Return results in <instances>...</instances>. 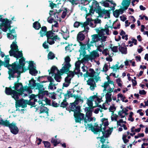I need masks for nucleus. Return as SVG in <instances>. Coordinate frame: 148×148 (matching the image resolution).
<instances>
[{"label": "nucleus", "instance_id": "16", "mask_svg": "<svg viewBox=\"0 0 148 148\" xmlns=\"http://www.w3.org/2000/svg\"><path fill=\"white\" fill-rule=\"evenodd\" d=\"M71 97H73L76 99V100L73 103H70V105L68 108H71L73 107H75L76 105L78 104L79 101V97L78 96L76 95L75 94H73V93L71 94Z\"/></svg>", "mask_w": 148, "mask_h": 148}, {"label": "nucleus", "instance_id": "30", "mask_svg": "<svg viewBox=\"0 0 148 148\" xmlns=\"http://www.w3.org/2000/svg\"><path fill=\"white\" fill-rule=\"evenodd\" d=\"M10 60V58H8L6 59L4 62H3V64L5 67L8 68L12 66V64H9Z\"/></svg>", "mask_w": 148, "mask_h": 148}, {"label": "nucleus", "instance_id": "14", "mask_svg": "<svg viewBox=\"0 0 148 148\" xmlns=\"http://www.w3.org/2000/svg\"><path fill=\"white\" fill-rule=\"evenodd\" d=\"M61 31L62 32L61 33L62 35L63 38L65 40H66L69 37V32L67 28L65 27L63 28L62 27Z\"/></svg>", "mask_w": 148, "mask_h": 148}, {"label": "nucleus", "instance_id": "45", "mask_svg": "<svg viewBox=\"0 0 148 148\" xmlns=\"http://www.w3.org/2000/svg\"><path fill=\"white\" fill-rule=\"evenodd\" d=\"M93 101L91 99H89V98L87 99V104L89 107H91V106H92L93 104L92 102Z\"/></svg>", "mask_w": 148, "mask_h": 148}, {"label": "nucleus", "instance_id": "7", "mask_svg": "<svg viewBox=\"0 0 148 148\" xmlns=\"http://www.w3.org/2000/svg\"><path fill=\"white\" fill-rule=\"evenodd\" d=\"M97 9L98 10L96 11V12L99 14L100 17H103V14H105L106 16H107L108 18L110 17V11L111 10V9L108 10L104 9L102 10L101 7H99Z\"/></svg>", "mask_w": 148, "mask_h": 148}, {"label": "nucleus", "instance_id": "12", "mask_svg": "<svg viewBox=\"0 0 148 148\" xmlns=\"http://www.w3.org/2000/svg\"><path fill=\"white\" fill-rule=\"evenodd\" d=\"M36 80H35L33 77H32L31 79L29 81L28 86H27V88L29 90V94L32 92V89L35 88L37 85V83H36Z\"/></svg>", "mask_w": 148, "mask_h": 148}, {"label": "nucleus", "instance_id": "40", "mask_svg": "<svg viewBox=\"0 0 148 148\" xmlns=\"http://www.w3.org/2000/svg\"><path fill=\"white\" fill-rule=\"evenodd\" d=\"M27 104L30 106H31V108L32 107H35L36 106L35 105V103H34V102H33L32 100H27Z\"/></svg>", "mask_w": 148, "mask_h": 148}, {"label": "nucleus", "instance_id": "5", "mask_svg": "<svg viewBox=\"0 0 148 148\" xmlns=\"http://www.w3.org/2000/svg\"><path fill=\"white\" fill-rule=\"evenodd\" d=\"M55 32V31L52 29L51 30L47 31V32L45 34V36H46L47 38V40L45 41L42 44V46L45 49H48L49 45L46 44L47 43H48L50 41V40L51 39L52 37L53 36V35H55L53 32Z\"/></svg>", "mask_w": 148, "mask_h": 148}, {"label": "nucleus", "instance_id": "58", "mask_svg": "<svg viewBox=\"0 0 148 148\" xmlns=\"http://www.w3.org/2000/svg\"><path fill=\"white\" fill-rule=\"evenodd\" d=\"M116 82L118 86L119 87H121L122 86V84L120 83L121 82H122L120 78H119L116 79Z\"/></svg>", "mask_w": 148, "mask_h": 148}, {"label": "nucleus", "instance_id": "37", "mask_svg": "<svg viewBox=\"0 0 148 148\" xmlns=\"http://www.w3.org/2000/svg\"><path fill=\"white\" fill-rule=\"evenodd\" d=\"M89 39L88 38V40L87 41H86V44L87 46V49H90L91 46H94V43L96 42V41H94L93 40H92L90 42V43H89Z\"/></svg>", "mask_w": 148, "mask_h": 148}, {"label": "nucleus", "instance_id": "36", "mask_svg": "<svg viewBox=\"0 0 148 148\" xmlns=\"http://www.w3.org/2000/svg\"><path fill=\"white\" fill-rule=\"evenodd\" d=\"M47 76L45 75L42 76H39L37 79V81L39 82L40 83H46L47 82V81H45L44 80L43 81H41L45 77H47Z\"/></svg>", "mask_w": 148, "mask_h": 148}, {"label": "nucleus", "instance_id": "13", "mask_svg": "<svg viewBox=\"0 0 148 148\" xmlns=\"http://www.w3.org/2000/svg\"><path fill=\"white\" fill-rule=\"evenodd\" d=\"M96 72L92 68L89 69L88 70H86V73L84 74L83 76L85 77H95Z\"/></svg>", "mask_w": 148, "mask_h": 148}, {"label": "nucleus", "instance_id": "35", "mask_svg": "<svg viewBox=\"0 0 148 148\" xmlns=\"http://www.w3.org/2000/svg\"><path fill=\"white\" fill-rule=\"evenodd\" d=\"M28 69L29 71V73L32 75L36 76V74H37L38 73V71L35 69H32L30 68H28Z\"/></svg>", "mask_w": 148, "mask_h": 148}, {"label": "nucleus", "instance_id": "18", "mask_svg": "<svg viewBox=\"0 0 148 148\" xmlns=\"http://www.w3.org/2000/svg\"><path fill=\"white\" fill-rule=\"evenodd\" d=\"M12 69H9L10 70V71L9 73V74H14L15 73H17L19 75V69L15 65H14L13 63L12 64Z\"/></svg>", "mask_w": 148, "mask_h": 148}, {"label": "nucleus", "instance_id": "33", "mask_svg": "<svg viewBox=\"0 0 148 148\" xmlns=\"http://www.w3.org/2000/svg\"><path fill=\"white\" fill-rule=\"evenodd\" d=\"M41 25L38 21H35L33 23V27L36 30H38L41 28Z\"/></svg>", "mask_w": 148, "mask_h": 148}, {"label": "nucleus", "instance_id": "57", "mask_svg": "<svg viewBox=\"0 0 148 148\" xmlns=\"http://www.w3.org/2000/svg\"><path fill=\"white\" fill-rule=\"evenodd\" d=\"M11 22H10L8 25H7V26H6L5 27H4L5 28V30L3 31H4L6 32L7 31V29H8L9 31L11 30V26L10 25L11 24Z\"/></svg>", "mask_w": 148, "mask_h": 148}, {"label": "nucleus", "instance_id": "64", "mask_svg": "<svg viewBox=\"0 0 148 148\" xmlns=\"http://www.w3.org/2000/svg\"><path fill=\"white\" fill-rule=\"evenodd\" d=\"M92 110H91L89 112H87L86 114V116L87 117H91L92 116Z\"/></svg>", "mask_w": 148, "mask_h": 148}, {"label": "nucleus", "instance_id": "21", "mask_svg": "<svg viewBox=\"0 0 148 148\" xmlns=\"http://www.w3.org/2000/svg\"><path fill=\"white\" fill-rule=\"evenodd\" d=\"M86 53V52L85 51H80V56L82 55V54L83 53V56H84L82 59V60L84 61L85 62H88L89 60H92L91 59V58L90 55H85Z\"/></svg>", "mask_w": 148, "mask_h": 148}, {"label": "nucleus", "instance_id": "47", "mask_svg": "<svg viewBox=\"0 0 148 148\" xmlns=\"http://www.w3.org/2000/svg\"><path fill=\"white\" fill-rule=\"evenodd\" d=\"M41 83H37L36 88H35L36 89H38V90H40L41 89H42L43 87V85L42 84H40Z\"/></svg>", "mask_w": 148, "mask_h": 148}, {"label": "nucleus", "instance_id": "56", "mask_svg": "<svg viewBox=\"0 0 148 148\" xmlns=\"http://www.w3.org/2000/svg\"><path fill=\"white\" fill-rule=\"evenodd\" d=\"M56 84H52V83H50L48 86V89L49 90H53V86H56Z\"/></svg>", "mask_w": 148, "mask_h": 148}, {"label": "nucleus", "instance_id": "61", "mask_svg": "<svg viewBox=\"0 0 148 148\" xmlns=\"http://www.w3.org/2000/svg\"><path fill=\"white\" fill-rule=\"evenodd\" d=\"M97 31L98 32V33L100 34L103 35V33L104 31H105V29H104L102 28V27L101 28V30H99V29H97Z\"/></svg>", "mask_w": 148, "mask_h": 148}, {"label": "nucleus", "instance_id": "53", "mask_svg": "<svg viewBox=\"0 0 148 148\" xmlns=\"http://www.w3.org/2000/svg\"><path fill=\"white\" fill-rule=\"evenodd\" d=\"M47 79H48V81H47V82H49L50 83L54 84V80L51 76H47Z\"/></svg>", "mask_w": 148, "mask_h": 148}, {"label": "nucleus", "instance_id": "60", "mask_svg": "<svg viewBox=\"0 0 148 148\" xmlns=\"http://www.w3.org/2000/svg\"><path fill=\"white\" fill-rule=\"evenodd\" d=\"M119 97L121 98V100H122L123 102L124 101V100L126 98V97L125 96H123V95L120 93L119 94L117 95L118 98H119Z\"/></svg>", "mask_w": 148, "mask_h": 148}, {"label": "nucleus", "instance_id": "8", "mask_svg": "<svg viewBox=\"0 0 148 148\" xmlns=\"http://www.w3.org/2000/svg\"><path fill=\"white\" fill-rule=\"evenodd\" d=\"M99 6V3L97 1H93L92 5L90 6V9L89 12L87 13V16L90 15L91 14H93L95 11L98 10V8Z\"/></svg>", "mask_w": 148, "mask_h": 148}, {"label": "nucleus", "instance_id": "25", "mask_svg": "<svg viewBox=\"0 0 148 148\" xmlns=\"http://www.w3.org/2000/svg\"><path fill=\"white\" fill-rule=\"evenodd\" d=\"M40 103L42 104V106L43 105L44 106L45 104L43 105L42 102L41 101ZM49 110V109L47 108L44 107V106H42V107H41L40 109V112H39L40 114L43 113H46L47 114H48V111Z\"/></svg>", "mask_w": 148, "mask_h": 148}, {"label": "nucleus", "instance_id": "22", "mask_svg": "<svg viewBox=\"0 0 148 148\" xmlns=\"http://www.w3.org/2000/svg\"><path fill=\"white\" fill-rule=\"evenodd\" d=\"M18 93L19 94L21 95H23V92L25 91H27L29 94V92L28 89L27 88V85L24 86V87L23 86L21 87L19 89H18L17 90H16Z\"/></svg>", "mask_w": 148, "mask_h": 148}, {"label": "nucleus", "instance_id": "39", "mask_svg": "<svg viewBox=\"0 0 148 148\" xmlns=\"http://www.w3.org/2000/svg\"><path fill=\"white\" fill-rule=\"evenodd\" d=\"M14 86L12 88L15 90H17L18 88L20 86H21V87H23V84L21 83H14Z\"/></svg>", "mask_w": 148, "mask_h": 148}, {"label": "nucleus", "instance_id": "23", "mask_svg": "<svg viewBox=\"0 0 148 148\" xmlns=\"http://www.w3.org/2000/svg\"><path fill=\"white\" fill-rule=\"evenodd\" d=\"M41 29L40 30L39 33L40 34V36L41 37H43L45 35V34L47 32V28L45 26L41 27Z\"/></svg>", "mask_w": 148, "mask_h": 148}, {"label": "nucleus", "instance_id": "9", "mask_svg": "<svg viewBox=\"0 0 148 148\" xmlns=\"http://www.w3.org/2000/svg\"><path fill=\"white\" fill-rule=\"evenodd\" d=\"M103 124V123L102 122L100 124V126L99 128H95L93 125L91 124H87V125L88 126V128L90 129L95 134H98L99 133L102 132V126Z\"/></svg>", "mask_w": 148, "mask_h": 148}, {"label": "nucleus", "instance_id": "10", "mask_svg": "<svg viewBox=\"0 0 148 148\" xmlns=\"http://www.w3.org/2000/svg\"><path fill=\"white\" fill-rule=\"evenodd\" d=\"M27 100L21 98L17 100L16 102L15 106L16 108L21 107L23 108H26L27 106Z\"/></svg>", "mask_w": 148, "mask_h": 148}, {"label": "nucleus", "instance_id": "49", "mask_svg": "<svg viewBox=\"0 0 148 148\" xmlns=\"http://www.w3.org/2000/svg\"><path fill=\"white\" fill-rule=\"evenodd\" d=\"M119 14V10H116L113 12V15L116 18H118Z\"/></svg>", "mask_w": 148, "mask_h": 148}, {"label": "nucleus", "instance_id": "62", "mask_svg": "<svg viewBox=\"0 0 148 148\" xmlns=\"http://www.w3.org/2000/svg\"><path fill=\"white\" fill-rule=\"evenodd\" d=\"M45 90V88H43L42 89H41L40 90H39V94H38V96L39 97H42V93L43 91V90Z\"/></svg>", "mask_w": 148, "mask_h": 148}, {"label": "nucleus", "instance_id": "6", "mask_svg": "<svg viewBox=\"0 0 148 148\" xmlns=\"http://www.w3.org/2000/svg\"><path fill=\"white\" fill-rule=\"evenodd\" d=\"M16 42H12L10 47L11 49L9 51L10 56H13L15 58L17 57L18 52L20 51H18V47L16 44Z\"/></svg>", "mask_w": 148, "mask_h": 148}, {"label": "nucleus", "instance_id": "3", "mask_svg": "<svg viewBox=\"0 0 148 148\" xmlns=\"http://www.w3.org/2000/svg\"><path fill=\"white\" fill-rule=\"evenodd\" d=\"M80 106H76L75 107H73L70 108H66V109L70 112H74V116L75 119H77V120H79V117L81 116L83 117L84 114L80 112Z\"/></svg>", "mask_w": 148, "mask_h": 148}, {"label": "nucleus", "instance_id": "54", "mask_svg": "<svg viewBox=\"0 0 148 148\" xmlns=\"http://www.w3.org/2000/svg\"><path fill=\"white\" fill-rule=\"evenodd\" d=\"M121 123H126V121H123L122 119H120L119 121H117V124L118 126H121Z\"/></svg>", "mask_w": 148, "mask_h": 148}, {"label": "nucleus", "instance_id": "20", "mask_svg": "<svg viewBox=\"0 0 148 148\" xmlns=\"http://www.w3.org/2000/svg\"><path fill=\"white\" fill-rule=\"evenodd\" d=\"M2 16V15H0V21L2 22V25L5 27L7 26L10 22H12V21H9L7 18H3L1 17Z\"/></svg>", "mask_w": 148, "mask_h": 148}, {"label": "nucleus", "instance_id": "38", "mask_svg": "<svg viewBox=\"0 0 148 148\" xmlns=\"http://www.w3.org/2000/svg\"><path fill=\"white\" fill-rule=\"evenodd\" d=\"M119 51L122 53L126 54L127 53V48L126 47H119Z\"/></svg>", "mask_w": 148, "mask_h": 148}, {"label": "nucleus", "instance_id": "41", "mask_svg": "<svg viewBox=\"0 0 148 148\" xmlns=\"http://www.w3.org/2000/svg\"><path fill=\"white\" fill-rule=\"evenodd\" d=\"M71 94H72L71 93V91H69V90H67V93L66 94H65L64 95V96L65 97V98L63 100V102H64L67 103L66 102V97L67 96L69 97H71Z\"/></svg>", "mask_w": 148, "mask_h": 148}, {"label": "nucleus", "instance_id": "34", "mask_svg": "<svg viewBox=\"0 0 148 148\" xmlns=\"http://www.w3.org/2000/svg\"><path fill=\"white\" fill-rule=\"evenodd\" d=\"M59 38L57 35H53V36L52 37L51 39L52 40L51 41L50 40L49 42V44L50 45H52L54 44L55 42L54 40H56L57 39L59 40Z\"/></svg>", "mask_w": 148, "mask_h": 148}, {"label": "nucleus", "instance_id": "4", "mask_svg": "<svg viewBox=\"0 0 148 148\" xmlns=\"http://www.w3.org/2000/svg\"><path fill=\"white\" fill-rule=\"evenodd\" d=\"M71 60L70 57L68 56L65 58V64L63 66L61 69H60V72L62 74H64L65 73H67L69 71L70 68L71 66V64L70 63V62Z\"/></svg>", "mask_w": 148, "mask_h": 148}, {"label": "nucleus", "instance_id": "26", "mask_svg": "<svg viewBox=\"0 0 148 148\" xmlns=\"http://www.w3.org/2000/svg\"><path fill=\"white\" fill-rule=\"evenodd\" d=\"M90 56L91 60H92L95 59L96 57H99V54L96 51L94 50L91 53Z\"/></svg>", "mask_w": 148, "mask_h": 148}, {"label": "nucleus", "instance_id": "50", "mask_svg": "<svg viewBox=\"0 0 148 148\" xmlns=\"http://www.w3.org/2000/svg\"><path fill=\"white\" fill-rule=\"evenodd\" d=\"M55 94L54 92H53L49 93V94L48 96H49L52 99H56Z\"/></svg>", "mask_w": 148, "mask_h": 148}, {"label": "nucleus", "instance_id": "29", "mask_svg": "<svg viewBox=\"0 0 148 148\" xmlns=\"http://www.w3.org/2000/svg\"><path fill=\"white\" fill-rule=\"evenodd\" d=\"M14 90L12 89L11 86H10L9 88L6 87L5 88V93L8 95H12V91Z\"/></svg>", "mask_w": 148, "mask_h": 148}, {"label": "nucleus", "instance_id": "42", "mask_svg": "<svg viewBox=\"0 0 148 148\" xmlns=\"http://www.w3.org/2000/svg\"><path fill=\"white\" fill-rule=\"evenodd\" d=\"M43 143L44 145V147L45 148H51V143L48 141H43Z\"/></svg>", "mask_w": 148, "mask_h": 148}, {"label": "nucleus", "instance_id": "11", "mask_svg": "<svg viewBox=\"0 0 148 148\" xmlns=\"http://www.w3.org/2000/svg\"><path fill=\"white\" fill-rule=\"evenodd\" d=\"M130 2L131 1L130 0H123V1L121 4L123 6V8L118 10H119V14H122L123 13L124 11L127 9L130 4Z\"/></svg>", "mask_w": 148, "mask_h": 148}, {"label": "nucleus", "instance_id": "52", "mask_svg": "<svg viewBox=\"0 0 148 148\" xmlns=\"http://www.w3.org/2000/svg\"><path fill=\"white\" fill-rule=\"evenodd\" d=\"M113 106H110L109 108V110L110 112H112V114H113L114 113V111L116 110V107H115L114 104H113Z\"/></svg>", "mask_w": 148, "mask_h": 148}, {"label": "nucleus", "instance_id": "63", "mask_svg": "<svg viewBox=\"0 0 148 148\" xmlns=\"http://www.w3.org/2000/svg\"><path fill=\"white\" fill-rule=\"evenodd\" d=\"M108 66L106 64H105L104 65L102 71H103L105 72H107L108 70Z\"/></svg>", "mask_w": 148, "mask_h": 148}, {"label": "nucleus", "instance_id": "19", "mask_svg": "<svg viewBox=\"0 0 148 148\" xmlns=\"http://www.w3.org/2000/svg\"><path fill=\"white\" fill-rule=\"evenodd\" d=\"M10 33H8L7 34V36L8 38H10L12 40L14 39L15 38V41L16 40V35H13L12 33H15V31L14 29L13 28L10 31Z\"/></svg>", "mask_w": 148, "mask_h": 148}, {"label": "nucleus", "instance_id": "2", "mask_svg": "<svg viewBox=\"0 0 148 148\" xmlns=\"http://www.w3.org/2000/svg\"><path fill=\"white\" fill-rule=\"evenodd\" d=\"M22 52L21 51L18 52L17 57L15 58H16V61L13 63L20 70L22 67L24 66L25 64V59L23 56Z\"/></svg>", "mask_w": 148, "mask_h": 148}, {"label": "nucleus", "instance_id": "1", "mask_svg": "<svg viewBox=\"0 0 148 148\" xmlns=\"http://www.w3.org/2000/svg\"><path fill=\"white\" fill-rule=\"evenodd\" d=\"M0 125L4 127H9L10 132L14 135H16L19 132V129L16 126V123L14 121L10 123L7 120H4L1 118L0 119Z\"/></svg>", "mask_w": 148, "mask_h": 148}, {"label": "nucleus", "instance_id": "44", "mask_svg": "<svg viewBox=\"0 0 148 148\" xmlns=\"http://www.w3.org/2000/svg\"><path fill=\"white\" fill-rule=\"evenodd\" d=\"M92 40L94 41H96V42L98 41L99 39L98 34H94L92 35Z\"/></svg>", "mask_w": 148, "mask_h": 148}, {"label": "nucleus", "instance_id": "59", "mask_svg": "<svg viewBox=\"0 0 148 148\" xmlns=\"http://www.w3.org/2000/svg\"><path fill=\"white\" fill-rule=\"evenodd\" d=\"M64 10L65 11H64L62 13V16H61V17L62 18H65V16H66V12H67V10L66 8H64Z\"/></svg>", "mask_w": 148, "mask_h": 148}, {"label": "nucleus", "instance_id": "28", "mask_svg": "<svg viewBox=\"0 0 148 148\" xmlns=\"http://www.w3.org/2000/svg\"><path fill=\"white\" fill-rule=\"evenodd\" d=\"M56 70L58 71V72H59L58 68L55 66H53L51 69V70H48V71L49 72V75L50 74H52L53 75L55 74V72Z\"/></svg>", "mask_w": 148, "mask_h": 148}, {"label": "nucleus", "instance_id": "27", "mask_svg": "<svg viewBox=\"0 0 148 148\" xmlns=\"http://www.w3.org/2000/svg\"><path fill=\"white\" fill-rule=\"evenodd\" d=\"M61 74L60 73V71L58 73L55 74V76L54 77V78L55 80L57 82H60V80L62 78V77H61V75H62L63 74H62L61 73Z\"/></svg>", "mask_w": 148, "mask_h": 148}, {"label": "nucleus", "instance_id": "17", "mask_svg": "<svg viewBox=\"0 0 148 148\" xmlns=\"http://www.w3.org/2000/svg\"><path fill=\"white\" fill-rule=\"evenodd\" d=\"M79 119L78 120H77V119H75V122L81 123V121L84 120V125L85 126V128L86 129H87V128H88V126L87 125L88 124H86V123H87L88 121V119H86L84 116V114L83 117L82 116H79Z\"/></svg>", "mask_w": 148, "mask_h": 148}, {"label": "nucleus", "instance_id": "43", "mask_svg": "<svg viewBox=\"0 0 148 148\" xmlns=\"http://www.w3.org/2000/svg\"><path fill=\"white\" fill-rule=\"evenodd\" d=\"M55 55L52 52H49L48 54V58L49 59H53L55 58Z\"/></svg>", "mask_w": 148, "mask_h": 148}, {"label": "nucleus", "instance_id": "31", "mask_svg": "<svg viewBox=\"0 0 148 148\" xmlns=\"http://www.w3.org/2000/svg\"><path fill=\"white\" fill-rule=\"evenodd\" d=\"M124 65L121 64L119 66L118 64H116L115 65H113L112 66L110 67V65H109V68L112 69L113 70L115 69L119 70L120 68H123L124 67Z\"/></svg>", "mask_w": 148, "mask_h": 148}, {"label": "nucleus", "instance_id": "55", "mask_svg": "<svg viewBox=\"0 0 148 148\" xmlns=\"http://www.w3.org/2000/svg\"><path fill=\"white\" fill-rule=\"evenodd\" d=\"M82 24V22H79L78 21H75L74 24V27H78L80 25Z\"/></svg>", "mask_w": 148, "mask_h": 148}, {"label": "nucleus", "instance_id": "32", "mask_svg": "<svg viewBox=\"0 0 148 148\" xmlns=\"http://www.w3.org/2000/svg\"><path fill=\"white\" fill-rule=\"evenodd\" d=\"M94 77H90L88 79V80L87 81V84L90 85L91 86L92 85V84H94L96 85L94 81Z\"/></svg>", "mask_w": 148, "mask_h": 148}, {"label": "nucleus", "instance_id": "51", "mask_svg": "<svg viewBox=\"0 0 148 148\" xmlns=\"http://www.w3.org/2000/svg\"><path fill=\"white\" fill-rule=\"evenodd\" d=\"M58 140L57 139H55L53 137L51 138V143L53 144L54 147L56 146V143Z\"/></svg>", "mask_w": 148, "mask_h": 148}, {"label": "nucleus", "instance_id": "46", "mask_svg": "<svg viewBox=\"0 0 148 148\" xmlns=\"http://www.w3.org/2000/svg\"><path fill=\"white\" fill-rule=\"evenodd\" d=\"M73 44H68V45L65 47V50L66 51H69L70 52L72 51L73 49H71V47L73 46Z\"/></svg>", "mask_w": 148, "mask_h": 148}, {"label": "nucleus", "instance_id": "15", "mask_svg": "<svg viewBox=\"0 0 148 148\" xmlns=\"http://www.w3.org/2000/svg\"><path fill=\"white\" fill-rule=\"evenodd\" d=\"M88 32V31L87 30H84L79 32L77 36V40L82 41L84 40L85 37V34H87Z\"/></svg>", "mask_w": 148, "mask_h": 148}, {"label": "nucleus", "instance_id": "24", "mask_svg": "<svg viewBox=\"0 0 148 148\" xmlns=\"http://www.w3.org/2000/svg\"><path fill=\"white\" fill-rule=\"evenodd\" d=\"M12 98H14L16 101L18 100L19 98V96H20V95L19 94V93L16 90H14L12 91Z\"/></svg>", "mask_w": 148, "mask_h": 148}, {"label": "nucleus", "instance_id": "48", "mask_svg": "<svg viewBox=\"0 0 148 148\" xmlns=\"http://www.w3.org/2000/svg\"><path fill=\"white\" fill-rule=\"evenodd\" d=\"M66 74H67V77H73L74 76V73L73 72L70 71V69L69 70V71Z\"/></svg>", "mask_w": 148, "mask_h": 148}]
</instances>
